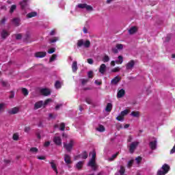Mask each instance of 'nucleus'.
<instances>
[{
	"label": "nucleus",
	"instance_id": "1",
	"mask_svg": "<svg viewBox=\"0 0 175 175\" xmlns=\"http://www.w3.org/2000/svg\"><path fill=\"white\" fill-rule=\"evenodd\" d=\"M92 155V159L89 161L88 163V166H90L93 169V170H96V152L94 150L90 152Z\"/></svg>",
	"mask_w": 175,
	"mask_h": 175
},
{
	"label": "nucleus",
	"instance_id": "2",
	"mask_svg": "<svg viewBox=\"0 0 175 175\" xmlns=\"http://www.w3.org/2000/svg\"><path fill=\"white\" fill-rule=\"evenodd\" d=\"M77 47H81L82 46H84L85 49H88L91 46V42H90L88 40L84 41V40L81 39L77 41Z\"/></svg>",
	"mask_w": 175,
	"mask_h": 175
},
{
	"label": "nucleus",
	"instance_id": "3",
	"mask_svg": "<svg viewBox=\"0 0 175 175\" xmlns=\"http://www.w3.org/2000/svg\"><path fill=\"white\" fill-rule=\"evenodd\" d=\"M77 47H81L82 46H84L85 49H88L91 46V42H90L88 40L84 41V40L81 39L77 41Z\"/></svg>",
	"mask_w": 175,
	"mask_h": 175
},
{
	"label": "nucleus",
	"instance_id": "4",
	"mask_svg": "<svg viewBox=\"0 0 175 175\" xmlns=\"http://www.w3.org/2000/svg\"><path fill=\"white\" fill-rule=\"evenodd\" d=\"M63 145L66 151H68V152H70V151L73 150V146H75V141H73V139H70L68 143L64 142Z\"/></svg>",
	"mask_w": 175,
	"mask_h": 175
},
{
	"label": "nucleus",
	"instance_id": "5",
	"mask_svg": "<svg viewBox=\"0 0 175 175\" xmlns=\"http://www.w3.org/2000/svg\"><path fill=\"white\" fill-rule=\"evenodd\" d=\"M169 170H170V166H169V165H167V164H164L162 166L161 170H159L157 172V175L167 174V173L169 172Z\"/></svg>",
	"mask_w": 175,
	"mask_h": 175
},
{
	"label": "nucleus",
	"instance_id": "6",
	"mask_svg": "<svg viewBox=\"0 0 175 175\" xmlns=\"http://www.w3.org/2000/svg\"><path fill=\"white\" fill-rule=\"evenodd\" d=\"M130 112L131 111L129 109H125L121 111L119 116L116 118V120L118 121H124L125 120V116H128V114H129Z\"/></svg>",
	"mask_w": 175,
	"mask_h": 175
},
{
	"label": "nucleus",
	"instance_id": "7",
	"mask_svg": "<svg viewBox=\"0 0 175 175\" xmlns=\"http://www.w3.org/2000/svg\"><path fill=\"white\" fill-rule=\"evenodd\" d=\"M77 8L79 9H86L88 12H92L94 8L92 6L88 5L87 3H80L77 5Z\"/></svg>",
	"mask_w": 175,
	"mask_h": 175
},
{
	"label": "nucleus",
	"instance_id": "8",
	"mask_svg": "<svg viewBox=\"0 0 175 175\" xmlns=\"http://www.w3.org/2000/svg\"><path fill=\"white\" fill-rule=\"evenodd\" d=\"M139 142H133L130 144L129 147V150L131 154H133V152H135V150L137 148V146H139Z\"/></svg>",
	"mask_w": 175,
	"mask_h": 175
},
{
	"label": "nucleus",
	"instance_id": "9",
	"mask_svg": "<svg viewBox=\"0 0 175 175\" xmlns=\"http://www.w3.org/2000/svg\"><path fill=\"white\" fill-rule=\"evenodd\" d=\"M135 68V60H131L126 64V70H132Z\"/></svg>",
	"mask_w": 175,
	"mask_h": 175
},
{
	"label": "nucleus",
	"instance_id": "10",
	"mask_svg": "<svg viewBox=\"0 0 175 175\" xmlns=\"http://www.w3.org/2000/svg\"><path fill=\"white\" fill-rule=\"evenodd\" d=\"M51 165V169L55 172L56 174H58V169L57 168V164L55 163V161L51 160L49 163Z\"/></svg>",
	"mask_w": 175,
	"mask_h": 175
},
{
	"label": "nucleus",
	"instance_id": "11",
	"mask_svg": "<svg viewBox=\"0 0 175 175\" xmlns=\"http://www.w3.org/2000/svg\"><path fill=\"white\" fill-rule=\"evenodd\" d=\"M40 94H42V95H44V96H49V95L51 94V91L49 90V89L43 88L40 90Z\"/></svg>",
	"mask_w": 175,
	"mask_h": 175
},
{
	"label": "nucleus",
	"instance_id": "12",
	"mask_svg": "<svg viewBox=\"0 0 175 175\" xmlns=\"http://www.w3.org/2000/svg\"><path fill=\"white\" fill-rule=\"evenodd\" d=\"M10 35V33L6 30V29H3L1 32V36L2 39H6L8 36Z\"/></svg>",
	"mask_w": 175,
	"mask_h": 175
},
{
	"label": "nucleus",
	"instance_id": "13",
	"mask_svg": "<svg viewBox=\"0 0 175 175\" xmlns=\"http://www.w3.org/2000/svg\"><path fill=\"white\" fill-rule=\"evenodd\" d=\"M53 142L56 144L57 146L62 145V139H61V137L55 136L53 138Z\"/></svg>",
	"mask_w": 175,
	"mask_h": 175
},
{
	"label": "nucleus",
	"instance_id": "14",
	"mask_svg": "<svg viewBox=\"0 0 175 175\" xmlns=\"http://www.w3.org/2000/svg\"><path fill=\"white\" fill-rule=\"evenodd\" d=\"M120 81H121V77L117 76L111 81V84H112V85H116L118 84Z\"/></svg>",
	"mask_w": 175,
	"mask_h": 175
},
{
	"label": "nucleus",
	"instance_id": "15",
	"mask_svg": "<svg viewBox=\"0 0 175 175\" xmlns=\"http://www.w3.org/2000/svg\"><path fill=\"white\" fill-rule=\"evenodd\" d=\"M47 55V53L46 52H37L35 53V57L36 58H44V57H46Z\"/></svg>",
	"mask_w": 175,
	"mask_h": 175
},
{
	"label": "nucleus",
	"instance_id": "16",
	"mask_svg": "<svg viewBox=\"0 0 175 175\" xmlns=\"http://www.w3.org/2000/svg\"><path fill=\"white\" fill-rule=\"evenodd\" d=\"M157 139H154V141H152L149 143V146L151 150H157Z\"/></svg>",
	"mask_w": 175,
	"mask_h": 175
},
{
	"label": "nucleus",
	"instance_id": "17",
	"mask_svg": "<svg viewBox=\"0 0 175 175\" xmlns=\"http://www.w3.org/2000/svg\"><path fill=\"white\" fill-rule=\"evenodd\" d=\"M42 106H43V101L40 100L38 102H36L34 104V110H38V109H40V107H42Z\"/></svg>",
	"mask_w": 175,
	"mask_h": 175
},
{
	"label": "nucleus",
	"instance_id": "18",
	"mask_svg": "<svg viewBox=\"0 0 175 175\" xmlns=\"http://www.w3.org/2000/svg\"><path fill=\"white\" fill-rule=\"evenodd\" d=\"M98 71L101 75H105V72H106V64H103L100 66Z\"/></svg>",
	"mask_w": 175,
	"mask_h": 175
},
{
	"label": "nucleus",
	"instance_id": "19",
	"mask_svg": "<svg viewBox=\"0 0 175 175\" xmlns=\"http://www.w3.org/2000/svg\"><path fill=\"white\" fill-rule=\"evenodd\" d=\"M83 165H84V161H79L75 165V169H77V170H81V169H83Z\"/></svg>",
	"mask_w": 175,
	"mask_h": 175
},
{
	"label": "nucleus",
	"instance_id": "20",
	"mask_svg": "<svg viewBox=\"0 0 175 175\" xmlns=\"http://www.w3.org/2000/svg\"><path fill=\"white\" fill-rule=\"evenodd\" d=\"M64 161L67 165H70V163H72L70 156H69V154H64Z\"/></svg>",
	"mask_w": 175,
	"mask_h": 175
},
{
	"label": "nucleus",
	"instance_id": "21",
	"mask_svg": "<svg viewBox=\"0 0 175 175\" xmlns=\"http://www.w3.org/2000/svg\"><path fill=\"white\" fill-rule=\"evenodd\" d=\"M125 95V90L121 89L118 91L117 97L118 98H122V96H124Z\"/></svg>",
	"mask_w": 175,
	"mask_h": 175
},
{
	"label": "nucleus",
	"instance_id": "22",
	"mask_svg": "<svg viewBox=\"0 0 175 175\" xmlns=\"http://www.w3.org/2000/svg\"><path fill=\"white\" fill-rule=\"evenodd\" d=\"M10 114H17L18 113V108L14 107L8 111Z\"/></svg>",
	"mask_w": 175,
	"mask_h": 175
},
{
	"label": "nucleus",
	"instance_id": "23",
	"mask_svg": "<svg viewBox=\"0 0 175 175\" xmlns=\"http://www.w3.org/2000/svg\"><path fill=\"white\" fill-rule=\"evenodd\" d=\"M77 62L75 61L73 62L72 63V72H77Z\"/></svg>",
	"mask_w": 175,
	"mask_h": 175
},
{
	"label": "nucleus",
	"instance_id": "24",
	"mask_svg": "<svg viewBox=\"0 0 175 175\" xmlns=\"http://www.w3.org/2000/svg\"><path fill=\"white\" fill-rule=\"evenodd\" d=\"M12 23L15 27H18L20 25V19L15 18L12 20Z\"/></svg>",
	"mask_w": 175,
	"mask_h": 175
},
{
	"label": "nucleus",
	"instance_id": "25",
	"mask_svg": "<svg viewBox=\"0 0 175 175\" xmlns=\"http://www.w3.org/2000/svg\"><path fill=\"white\" fill-rule=\"evenodd\" d=\"M118 154H120V152H118L116 154H113L111 157L108 158V161H109V162H111L112 161H113L117 158V157L118 156Z\"/></svg>",
	"mask_w": 175,
	"mask_h": 175
},
{
	"label": "nucleus",
	"instance_id": "26",
	"mask_svg": "<svg viewBox=\"0 0 175 175\" xmlns=\"http://www.w3.org/2000/svg\"><path fill=\"white\" fill-rule=\"evenodd\" d=\"M112 109H113V105L111 103H107V107L105 108V111L110 112L111 111Z\"/></svg>",
	"mask_w": 175,
	"mask_h": 175
},
{
	"label": "nucleus",
	"instance_id": "27",
	"mask_svg": "<svg viewBox=\"0 0 175 175\" xmlns=\"http://www.w3.org/2000/svg\"><path fill=\"white\" fill-rule=\"evenodd\" d=\"M131 116H132V117H135L137 118H139V117H140V112L139 111H132L131 113Z\"/></svg>",
	"mask_w": 175,
	"mask_h": 175
},
{
	"label": "nucleus",
	"instance_id": "28",
	"mask_svg": "<svg viewBox=\"0 0 175 175\" xmlns=\"http://www.w3.org/2000/svg\"><path fill=\"white\" fill-rule=\"evenodd\" d=\"M118 60L116 61V63L118 64H122V62H124V57H122V55L118 56Z\"/></svg>",
	"mask_w": 175,
	"mask_h": 175
},
{
	"label": "nucleus",
	"instance_id": "29",
	"mask_svg": "<svg viewBox=\"0 0 175 175\" xmlns=\"http://www.w3.org/2000/svg\"><path fill=\"white\" fill-rule=\"evenodd\" d=\"M37 14H38L36 12H31L27 14V18H32V17H36Z\"/></svg>",
	"mask_w": 175,
	"mask_h": 175
},
{
	"label": "nucleus",
	"instance_id": "30",
	"mask_svg": "<svg viewBox=\"0 0 175 175\" xmlns=\"http://www.w3.org/2000/svg\"><path fill=\"white\" fill-rule=\"evenodd\" d=\"M136 31H137V29H136V27H131V28L129 30V33H130V35H133V33H136Z\"/></svg>",
	"mask_w": 175,
	"mask_h": 175
},
{
	"label": "nucleus",
	"instance_id": "31",
	"mask_svg": "<svg viewBox=\"0 0 175 175\" xmlns=\"http://www.w3.org/2000/svg\"><path fill=\"white\" fill-rule=\"evenodd\" d=\"M1 83L2 87L8 88V87H10V85H9V83H8V81H6L1 80Z\"/></svg>",
	"mask_w": 175,
	"mask_h": 175
},
{
	"label": "nucleus",
	"instance_id": "32",
	"mask_svg": "<svg viewBox=\"0 0 175 175\" xmlns=\"http://www.w3.org/2000/svg\"><path fill=\"white\" fill-rule=\"evenodd\" d=\"M28 2V0H23V2L20 3V5L22 8V9H24L27 6V3Z\"/></svg>",
	"mask_w": 175,
	"mask_h": 175
},
{
	"label": "nucleus",
	"instance_id": "33",
	"mask_svg": "<svg viewBox=\"0 0 175 175\" xmlns=\"http://www.w3.org/2000/svg\"><path fill=\"white\" fill-rule=\"evenodd\" d=\"M110 61V57L107 55H105L103 57V62H109Z\"/></svg>",
	"mask_w": 175,
	"mask_h": 175
},
{
	"label": "nucleus",
	"instance_id": "34",
	"mask_svg": "<svg viewBox=\"0 0 175 175\" xmlns=\"http://www.w3.org/2000/svg\"><path fill=\"white\" fill-rule=\"evenodd\" d=\"M96 131H98V132H105V126H103V125H100L96 129Z\"/></svg>",
	"mask_w": 175,
	"mask_h": 175
},
{
	"label": "nucleus",
	"instance_id": "35",
	"mask_svg": "<svg viewBox=\"0 0 175 175\" xmlns=\"http://www.w3.org/2000/svg\"><path fill=\"white\" fill-rule=\"evenodd\" d=\"M119 173L120 175H124V174L125 173V167H124V166H120Z\"/></svg>",
	"mask_w": 175,
	"mask_h": 175
},
{
	"label": "nucleus",
	"instance_id": "36",
	"mask_svg": "<svg viewBox=\"0 0 175 175\" xmlns=\"http://www.w3.org/2000/svg\"><path fill=\"white\" fill-rule=\"evenodd\" d=\"M16 8H17V6L16 5H12L10 10V13H13V12H14Z\"/></svg>",
	"mask_w": 175,
	"mask_h": 175
},
{
	"label": "nucleus",
	"instance_id": "37",
	"mask_svg": "<svg viewBox=\"0 0 175 175\" xmlns=\"http://www.w3.org/2000/svg\"><path fill=\"white\" fill-rule=\"evenodd\" d=\"M116 46L118 50H122V49H124V45L122 44H117Z\"/></svg>",
	"mask_w": 175,
	"mask_h": 175
},
{
	"label": "nucleus",
	"instance_id": "38",
	"mask_svg": "<svg viewBox=\"0 0 175 175\" xmlns=\"http://www.w3.org/2000/svg\"><path fill=\"white\" fill-rule=\"evenodd\" d=\"M57 59V55L53 54L52 57L49 59V62H53V61H55Z\"/></svg>",
	"mask_w": 175,
	"mask_h": 175
},
{
	"label": "nucleus",
	"instance_id": "39",
	"mask_svg": "<svg viewBox=\"0 0 175 175\" xmlns=\"http://www.w3.org/2000/svg\"><path fill=\"white\" fill-rule=\"evenodd\" d=\"M55 88H61V82L59 81H57L55 83Z\"/></svg>",
	"mask_w": 175,
	"mask_h": 175
},
{
	"label": "nucleus",
	"instance_id": "40",
	"mask_svg": "<svg viewBox=\"0 0 175 175\" xmlns=\"http://www.w3.org/2000/svg\"><path fill=\"white\" fill-rule=\"evenodd\" d=\"M22 92L25 96H27L28 95V90L26 88H22Z\"/></svg>",
	"mask_w": 175,
	"mask_h": 175
},
{
	"label": "nucleus",
	"instance_id": "41",
	"mask_svg": "<svg viewBox=\"0 0 175 175\" xmlns=\"http://www.w3.org/2000/svg\"><path fill=\"white\" fill-rule=\"evenodd\" d=\"M15 37L16 40H20L21 38H23V35H21V33L15 34Z\"/></svg>",
	"mask_w": 175,
	"mask_h": 175
},
{
	"label": "nucleus",
	"instance_id": "42",
	"mask_svg": "<svg viewBox=\"0 0 175 175\" xmlns=\"http://www.w3.org/2000/svg\"><path fill=\"white\" fill-rule=\"evenodd\" d=\"M82 158H83V159H87V158H88V154L87 153V152H83Z\"/></svg>",
	"mask_w": 175,
	"mask_h": 175
},
{
	"label": "nucleus",
	"instance_id": "43",
	"mask_svg": "<svg viewBox=\"0 0 175 175\" xmlns=\"http://www.w3.org/2000/svg\"><path fill=\"white\" fill-rule=\"evenodd\" d=\"M132 165H133V160H131L127 163V167L131 168L132 167Z\"/></svg>",
	"mask_w": 175,
	"mask_h": 175
},
{
	"label": "nucleus",
	"instance_id": "44",
	"mask_svg": "<svg viewBox=\"0 0 175 175\" xmlns=\"http://www.w3.org/2000/svg\"><path fill=\"white\" fill-rule=\"evenodd\" d=\"M59 40L58 37H54L53 39L51 40V43H55L57 40Z\"/></svg>",
	"mask_w": 175,
	"mask_h": 175
},
{
	"label": "nucleus",
	"instance_id": "45",
	"mask_svg": "<svg viewBox=\"0 0 175 175\" xmlns=\"http://www.w3.org/2000/svg\"><path fill=\"white\" fill-rule=\"evenodd\" d=\"M51 102V98L46 99L44 103H43V106H46V105H49Z\"/></svg>",
	"mask_w": 175,
	"mask_h": 175
},
{
	"label": "nucleus",
	"instance_id": "46",
	"mask_svg": "<svg viewBox=\"0 0 175 175\" xmlns=\"http://www.w3.org/2000/svg\"><path fill=\"white\" fill-rule=\"evenodd\" d=\"M120 67H116L111 70V72L113 73H116L117 72H120Z\"/></svg>",
	"mask_w": 175,
	"mask_h": 175
},
{
	"label": "nucleus",
	"instance_id": "47",
	"mask_svg": "<svg viewBox=\"0 0 175 175\" xmlns=\"http://www.w3.org/2000/svg\"><path fill=\"white\" fill-rule=\"evenodd\" d=\"M81 81L82 85H85V84H87V83H88V79H81Z\"/></svg>",
	"mask_w": 175,
	"mask_h": 175
},
{
	"label": "nucleus",
	"instance_id": "48",
	"mask_svg": "<svg viewBox=\"0 0 175 175\" xmlns=\"http://www.w3.org/2000/svg\"><path fill=\"white\" fill-rule=\"evenodd\" d=\"M53 53H55V48H51L48 51L49 54H53Z\"/></svg>",
	"mask_w": 175,
	"mask_h": 175
},
{
	"label": "nucleus",
	"instance_id": "49",
	"mask_svg": "<svg viewBox=\"0 0 175 175\" xmlns=\"http://www.w3.org/2000/svg\"><path fill=\"white\" fill-rule=\"evenodd\" d=\"M112 51L114 53V54L118 53V49H117V46L112 48Z\"/></svg>",
	"mask_w": 175,
	"mask_h": 175
},
{
	"label": "nucleus",
	"instance_id": "50",
	"mask_svg": "<svg viewBox=\"0 0 175 175\" xmlns=\"http://www.w3.org/2000/svg\"><path fill=\"white\" fill-rule=\"evenodd\" d=\"M60 131H65V123L60 124Z\"/></svg>",
	"mask_w": 175,
	"mask_h": 175
},
{
	"label": "nucleus",
	"instance_id": "51",
	"mask_svg": "<svg viewBox=\"0 0 175 175\" xmlns=\"http://www.w3.org/2000/svg\"><path fill=\"white\" fill-rule=\"evenodd\" d=\"M93 75H94V72H93L92 71H90V72L88 73V76L89 79H92Z\"/></svg>",
	"mask_w": 175,
	"mask_h": 175
},
{
	"label": "nucleus",
	"instance_id": "52",
	"mask_svg": "<svg viewBox=\"0 0 175 175\" xmlns=\"http://www.w3.org/2000/svg\"><path fill=\"white\" fill-rule=\"evenodd\" d=\"M4 107H5V104L4 103H1L0 104V112L3 111Z\"/></svg>",
	"mask_w": 175,
	"mask_h": 175
},
{
	"label": "nucleus",
	"instance_id": "53",
	"mask_svg": "<svg viewBox=\"0 0 175 175\" xmlns=\"http://www.w3.org/2000/svg\"><path fill=\"white\" fill-rule=\"evenodd\" d=\"M13 140H18V135L14 134L12 137Z\"/></svg>",
	"mask_w": 175,
	"mask_h": 175
},
{
	"label": "nucleus",
	"instance_id": "54",
	"mask_svg": "<svg viewBox=\"0 0 175 175\" xmlns=\"http://www.w3.org/2000/svg\"><path fill=\"white\" fill-rule=\"evenodd\" d=\"M135 161L137 162V163H139L140 162H142V157H138L135 159Z\"/></svg>",
	"mask_w": 175,
	"mask_h": 175
},
{
	"label": "nucleus",
	"instance_id": "55",
	"mask_svg": "<svg viewBox=\"0 0 175 175\" xmlns=\"http://www.w3.org/2000/svg\"><path fill=\"white\" fill-rule=\"evenodd\" d=\"M31 152H38V148H31L30 149Z\"/></svg>",
	"mask_w": 175,
	"mask_h": 175
},
{
	"label": "nucleus",
	"instance_id": "56",
	"mask_svg": "<svg viewBox=\"0 0 175 175\" xmlns=\"http://www.w3.org/2000/svg\"><path fill=\"white\" fill-rule=\"evenodd\" d=\"M88 64H90V65H92V64H94V59H88Z\"/></svg>",
	"mask_w": 175,
	"mask_h": 175
},
{
	"label": "nucleus",
	"instance_id": "57",
	"mask_svg": "<svg viewBox=\"0 0 175 175\" xmlns=\"http://www.w3.org/2000/svg\"><path fill=\"white\" fill-rule=\"evenodd\" d=\"M5 23H6V18H3L0 21V24L4 25Z\"/></svg>",
	"mask_w": 175,
	"mask_h": 175
},
{
	"label": "nucleus",
	"instance_id": "58",
	"mask_svg": "<svg viewBox=\"0 0 175 175\" xmlns=\"http://www.w3.org/2000/svg\"><path fill=\"white\" fill-rule=\"evenodd\" d=\"M14 98V92H11L10 95V99H13Z\"/></svg>",
	"mask_w": 175,
	"mask_h": 175
},
{
	"label": "nucleus",
	"instance_id": "59",
	"mask_svg": "<svg viewBox=\"0 0 175 175\" xmlns=\"http://www.w3.org/2000/svg\"><path fill=\"white\" fill-rule=\"evenodd\" d=\"M37 158L38 159H40V160L46 159V157L44 156H38Z\"/></svg>",
	"mask_w": 175,
	"mask_h": 175
},
{
	"label": "nucleus",
	"instance_id": "60",
	"mask_svg": "<svg viewBox=\"0 0 175 175\" xmlns=\"http://www.w3.org/2000/svg\"><path fill=\"white\" fill-rule=\"evenodd\" d=\"M29 131H31V127L27 126L25 128V132L28 133V132H29Z\"/></svg>",
	"mask_w": 175,
	"mask_h": 175
},
{
	"label": "nucleus",
	"instance_id": "61",
	"mask_svg": "<svg viewBox=\"0 0 175 175\" xmlns=\"http://www.w3.org/2000/svg\"><path fill=\"white\" fill-rule=\"evenodd\" d=\"M85 102L88 103V105H91V103H92V101L90 98H86Z\"/></svg>",
	"mask_w": 175,
	"mask_h": 175
},
{
	"label": "nucleus",
	"instance_id": "62",
	"mask_svg": "<svg viewBox=\"0 0 175 175\" xmlns=\"http://www.w3.org/2000/svg\"><path fill=\"white\" fill-rule=\"evenodd\" d=\"M132 140H133V138L132 137V135H129V138L127 139V141L131 143V142H132Z\"/></svg>",
	"mask_w": 175,
	"mask_h": 175
},
{
	"label": "nucleus",
	"instance_id": "63",
	"mask_svg": "<svg viewBox=\"0 0 175 175\" xmlns=\"http://www.w3.org/2000/svg\"><path fill=\"white\" fill-rule=\"evenodd\" d=\"M49 146H50V142H46L44 144V147H49Z\"/></svg>",
	"mask_w": 175,
	"mask_h": 175
},
{
	"label": "nucleus",
	"instance_id": "64",
	"mask_svg": "<svg viewBox=\"0 0 175 175\" xmlns=\"http://www.w3.org/2000/svg\"><path fill=\"white\" fill-rule=\"evenodd\" d=\"M50 35H51V36L55 35V29L51 30V33H50Z\"/></svg>",
	"mask_w": 175,
	"mask_h": 175
}]
</instances>
